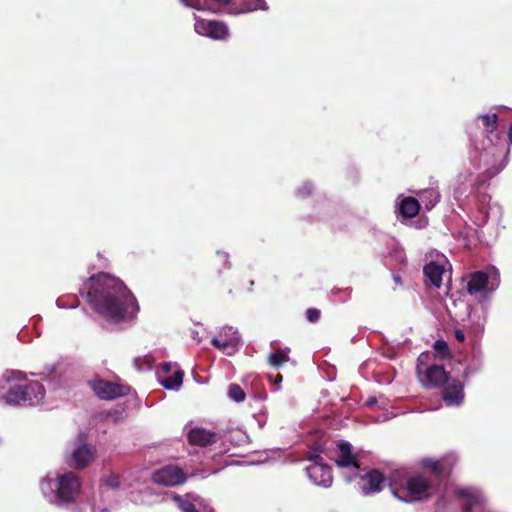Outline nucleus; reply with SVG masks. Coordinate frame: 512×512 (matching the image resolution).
I'll use <instances>...</instances> for the list:
<instances>
[{"label": "nucleus", "instance_id": "30", "mask_svg": "<svg viewBox=\"0 0 512 512\" xmlns=\"http://www.w3.org/2000/svg\"><path fill=\"white\" fill-rule=\"evenodd\" d=\"M246 7L242 8L240 10H237V13H244L247 11H253V10H266L268 7L266 5L265 0H247L245 3Z\"/></svg>", "mask_w": 512, "mask_h": 512}, {"label": "nucleus", "instance_id": "42", "mask_svg": "<svg viewBox=\"0 0 512 512\" xmlns=\"http://www.w3.org/2000/svg\"><path fill=\"white\" fill-rule=\"evenodd\" d=\"M192 337H193V339L197 340V342L200 341V339L198 338V333L192 332Z\"/></svg>", "mask_w": 512, "mask_h": 512}, {"label": "nucleus", "instance_id": "23", "mask_svg": "<svg viewBox=\"0 0 512 512\" xmlns=\"http://www.w3.org/2000/svg\"><path fill=\"white\" fill-rule=\"evenodd\" d=\"M483 358L484 356L481 349L474 347L463 371L464 378L468 379L481 371L483 367Z\"/></svg>", "mask_w": 512, "mask_h": 512}, {"label": "nucleus", "instance_id": "36", "mask_svg": "<svg viewBox=\"0 0 512 512\" xmlns=\"http://www.w3.org/2000/svg\"><path fill=\"white\" fill-rule=\"evenodd\" d=\"M434 349L441 354L448 353V344L444 340H436L433 345Z\"/></svg>", "mask_w": 512, "mask_h": 512}, {"label": "nucleus", "instance_id": "45", "mask_svg": "<svg viewBox=\"0 0 512 512\" xmlns=\"http://www.w3.org/2000/svg\"><path fill=\"white\" fill-rule=\"evenodd\" d=\"M375 402H376V400H375V399H370L368 403H369V404H374Z\"/></svg>", "mask_w": 512, "mask_h": 512}, {"label": "nucleus", "instance_id": "40", "mask_svg": "<svg viewBox=\"0 0 512 512\" xmlns=\"http://www.w3.org/2000/svg\"><path fill=\"white\" fill-rule=\"evenodd\" d=\"M454 334L458 342H463L465 340V334L462 330H455Z\"/></svg>", "mask_w": 512, "mask_h": 512}, {"label": "nucleus", "instance_id": "8", "mask_svg": "<svg viewBox=\"0 0 512 512\" xmlns=\"http://www.w3.org/2000/svg\"><path fill=\"white\" fill-rule=\"evenodd\" d=\"M211 344L227 356L234 355L241 346V335L237 329L224 326L218 336L211 339Z\"/></svg>", "mask_w": 512, "mask_h": 512}, {"label": "nucleus", "instance_id": "28", "mask_svg": "<svg viewBox=\"0 0 512 512\" xmlns=\"http://www.w3.org/2000/svg\"><path fill=\"white\" fill-rule=\"evenodd\" d=\"M351 288H335L331 291L332 300L336 303H346L351 298Z\"/></svg>", "mask_w": 512, "mask_h": 512}, {"label": "nucleus", "instance_id": "27", "mask_svg": "<svg viewBox=\"0 0 512 512\" xmlns=\"http://www.w3.org/2000/svg\"><path fill=\"white\" fill-rule=\"evenodd\" d=\"M289 353L290 349L288 347H285L284 349H278L277 351L269 354L268 361L270 365L279 367L289 360Z\"/></svg>", "mask_w": 512, "mask_h": 512}, {"label": "nucleus", "instance_id": "10", "mask_svg": "<svg viewBox=\"0 0 512 512\" xmlns=\"http://www.w3.org/2000/svg\"><path fill=\"white\" fill-rule=\"evenodd\" d=\"M91 389L102 400H113L129 394V387L126 385L97 379L89 382Z\"/></svg>", "mask_w": 512, "mask_h": 512}, {"label": "nucleus", "instance_id": "4", "mask_svg": "<svg viewBox=\"0 0 512 512\" xmlns=\"http://www.w3.org/2000/svg\"><path fill=\"white\" fill-rule=\"evenodd\" d=\"M391 493L399 500L410 503L433 495L435 489L423 475L407 476L404 470H394L389 476Z\"/></svg>", "mask_w": 512, "mask_h": 512}, {"label": "nucleus", "instance_id": "16", "mask_svg": "<svg viewBox=\"0 0 512 512\" xmlns=\"http://www.w3.org/2000/svg\"><path fill=\"white\" fill-rule=\"evenodd\" d=\"M447 265L448 261L443 255L438 257L436 260L427 263L423 268L426 282H429L434 287L439 288L442 284V277L447 272Z\"/></svg>", "mask_w": 512, "mask_h": 512}, {"label": "nucleus", "instance_id": "33", "mask_svg": "<svg viewBox=\"0 0 512 512\" xmlns=\"http://www.w3.org/2000/svg\"><path fill=\"white\" fill-rule=\"evenodd\" d=\"M103 484L108 488L116 490L120 487L119 476L117 474H110L103 479Z\"/></svg>", "mask_w": 512, "mask_h": 512}, {"label": "nucleus", "instance_id": "12", "mask_svg": "<svg viewBox=\"0 0 512 512\" xmlns=\"http://www.w3.org/2000/svg\"><path fill=\"white\" fill-rule=\"evenodd\" d=\"M157 380L167 390H178L183 383V372L172 363H164L156 372Z\"/></svg>", "mask_w": 512, "mask_h": 512}, {"label": "nucleus", "instance_id": "1", "mask_svg": "<svg viewBox=\"0 0 512 512\" xmlns=\"http://www.w3.org/2000/svg\"><path fill=\"white\" fill-rule=\"evenodd\" d=\"M492 152L482 157L481 167L479 159L472 160L473 149L470 152V162L475 171L459 174L453 187V198L458 205L467 211L471 221L478 227L484 226L490 218L498 220L501 208L497 204H490V196L481 192L483 185L504 169L498 161L503 154L501 146H491Z\"/></svg>", "mask_w": 512, "mask_h": 512}, {"label": "nucleus", "instance_id": "39", "mask_svg": "<svg viewBox=\"0 0 512 512\" xmlns=\"http://www.w3.org/2000/svg\"><path fill=\"white\" fill-rule=\"evenodd\" d=\"M217 256L223 260L225 268H229L230 267V264H229V261H228L229 256H228L227 253L218 251L217 252Z\"/></svg>", "mask_w": 512, "mask_h": 512}, {"label": "nucleus", "instance_id": "34", "mask_svg": "<svg viewBox=\"0 0 512 512\" xmlns=\"http://www.w3.org/2000/svg\"><path fill=\"white\" fill-rule=\"evenodd\" d=\"M313 186L310 182H305L301 187L296 190V196L299 198H305L312 192Z\"/></svg>", "mask_w": 512, "mask_h": 512}, {"label": "nucleus", "instance_id": "17", "mask_svg": "<svg viewBox=\"0 0 512 512\" xmlns=\"http://www.w3.org/2000/svg\"><path fill=\"white\" fill-rule=\"evenodd\" d=\"M464 398V386L460 380L452 378L443 386L442 399L447 406H460Z\"/></svg>", "mask_w": 512, "mask_h": 512}, {"label": "nucleus", "instance_id": "35", "mask_svg": "<svg viewBox=\"0 0 512 512\" xmlns=\"http://www.w3.org/2000/svg\"><path fill=\"white\" fill-rule=\"evenodd\" d=\"M321 312L316 308L306 310V318L309 322L315 323L320 319Z\"/></svg>", "mask_w": 512, "mask_h": 512}, {"label": "nucleus", "instance_id": "41", "mask_svg": "<svg viewBox=\"0 0 512 512\" xmlns=\"http://www.w3.org/2000/svg\"><path fill=\"white\" fill-rule=\"evenodd\" d=\"M282 381V376L280 374H278L275 378V385H277L276 389L275 390H278L279 389V384L280 382Z\"/></svg>", "mask_w": 512, "mask_h": 512}, {"label": "nucleus", "instance_id": "44", "mask_svg": "<svg viewBox=\"0 0 512 512\" xmlns=\"http://www.w3.org/2000/svg\"><path fill=\"white\" fill-rule=\"evenodd\" d=\"M427 358V355H424L423 353L418 357V365H420V362L422 361V357Z\"/></svg>", "mask_w": 512, "mask_h": 512}, {"label": "nucleus", "instance_id": "3", "mask_svg": "<svg viewBox=\"0 0 512 512\" xmlns=\"http://www.w3.org/2000/svg\"><path fill=\"white\" fill-rule=\"evenodd\" d=\"M82 483L75 472L59 471L46 475L40 482L44 498L52 505L64 507L74 503L81 492Z\"/></svg>", "mask_w": 512, "mask_h": 512}, {"label": "nucleus", "instance_id": "15", "mask_svg": "<svg viewBox=\"0 0 512 512\" xmlns=\"http://www.w3.org/2000/svg\"><path fill=\"white\" fill-rule=\"evenodd\" d=\"M152 480L159 485L176 486L185 481V475L179 467L168 465L156 470L152 474Z\"/></svg>", "mask_w": 512, "mask_h": 512}, {"label": "nucleus", "instance_id": "14", "mask_svg": "<svg viewBox=\"0 0 512 512\" xmlns=\"http://www.w3.org/2000/svg\"><path fill=\"white\" fill-rule=\"evenodd\" d=\"M181 2L197 10H209L215 13L226 12L229 14H237V9L233 6L235 0H181Z\"/></svg>", "mask_w": 512, "mask_h": 512}, {"label": "nucleus", "instance_id": "25", "mask_svg": "<svg viewBox=\"0 0 512 512\" xmlns=\"http://www.w3.org/2000/svg\"><path fill=\"white\" fill-rule=\"evenodd\" d=\"M363 482L364 494L379 492L383 488L384 477L378 470H372L363 477Z\"/></svg>", "mask_w": 512, "mask_h": 512}, {"label": "nucleus", "instance_id": "5", "mask_svg": "<svg viewBox=\"0 0 512 512\" xmlns=\"http://www.w3.org/2000/svg\"><path fill=\"white\" fill-rule=\"evenodd\" d=\"M476 132L473 135L472 160L479 159L481 165L482 157L492 152L491 146H501L503 154L498 158V161L505 166L504 157L507 155V143L512 146V130H476Z\"/></svg>", "mask_w": 512, "mask_h": 512}, {"label": "nucleus", "instance_id": "32", "mask_svg": "<svg viewBox=\"0 0 512 512\" xmlns=\"http://www.w3.org/2000/svg\"><path fill=\"white\" fill-rule=\"evenodd\" d=\"M478 119L485 128H496L498 125V116L496 113L480 115Z\"/></svg>", "mask_w": 512, "mask_h": 512}, {"label": "nucleus", "instance_id": "38", "mask_svg": "<svg viewBox=\"0 0 512 512\" xmlns=\"http://www.w3.org/2000/svg\"><path fill=\"white\" fill-rule=\"evenodd\" d=\"M423 466L426 468H431L435 473H438L440 464L438 461H434L432 459L423 460Z\"/></svg>", "mask_w": 512, "mask_h": 512}, {"label": "nucleus", "instance_id": "29", "mask_svg": "<svg viewBox=\"0 0 512 512\" xmlns=\"http://www.w3.org/2000/svg\"><path fill=\"white\" fill-rule=\"evenodd\" d=\"M227 395L229 399L237 403L243 402L246 397L244 390L235 383H232L228 386Z\"/></svg>", "mask_w": 512, "mask_h": 512}, {"label": "nucleus", "instance_id": "13", "mask_svg": "<svg viewBox=\"0 0 512 512\" xmlns=\"http://www.w3.org/2000/svg\"><path fill=\"white\" fill-rule=\"evenodd\" d=\"M194 29L199 35L215 40H224L228 36V28L221 21L196 18Z\"/></svg>", "mask_w": 512, "mask_h": 512}, {"label": "nucleus", "instance_id": "37", "mask_svg": "<svg viewBox=\"0 0 512 512\" xmlns=\"http://www.w3.org/2000/svg\"><path fill=\"white\" fill-rule=\"evenodd\" d=\"M56 305L58 308L60 309H74L78 306V301L77 300H74V303L72 304H67L64 299L62 298H58L57 301H56Z\"/></svg>", "mask_w": 512, "mask_h": 512}, {"label": "nucleus", "instance_id": "7", "mask_svg": "<svg viewBox=\"0 0 512 512\" xmlns=\"http://www.w3.org/2000/svg\"><path fill=\"white\" fill-rule=\"evenodd\" d=\"M308 459L312 462L306 467L308 478L317 486L329 488L333 482L331 467L323 462L319 454L311 453Z\"/></svg>", "mask_w": 512, "mask_h": 512}, {"label": "nucleus", "instance_id": "2", "mask_svg": "<svg viewBox=\"0 0 512 512\" xmlns=\"http://www.w3.org/2000/svg\"><path fill=\"white\" fill-rule=\"evenodd\" d=\"M84 289L90 307L109 323L131 322L139 312L133 293L122 281L106 273L92 276Z\"/></svg>", "mask_w": 512, "mask_h": 512}, {"label": "nucleus", "instance_id": "20", "mask_svg": "<svg viewBox=\"0 0 512 512\" xmlns=\"http://www.w3.org/2000/svg\"><path fill=\"white\" fill-rule=\"evenodd\" d=\"M339 457L336 459L338 467L358 468L357 456L352 452V445L347 441H339L337 444Z\"/></svg>", "mask_w": 512, "mask_h": 512}, {"label": "nucleus", "instance_id": "31", "mask_svg": "<svg viewBox=\"0 0 512 512\" xmlns=\"http://www.w3.org/2000/svg\"><path fill=\"white\" fill-rule=\"evenodd\" d=\"M25 378L26 374L20 370H7L2 376V381L9 384L12 381H22Z\"/></svg>", "mask_w": 512, "mask_h": 512}, {"label": "nucleus", "instance_id": "24", "mask_svg": "<svg viewBox=\"0 0 512 512\" xmlns=\"http://www.w3.org/2000/svg\"><path fill=\"white\" fill-rule=\"evenodd\" d=\"M4 402L10 406L25 407V403L31 399L25 398V392L21 385L7 387V392L2 395Z\"/></svg>", "mask_w": 512, "mask_h": 512}, {"label": "nucleus", "instance_id": "6", "mask_svg": "<svg viewBox=\"0 0 512 512\" xmlns=\"http://www.w3.org/2000/svg\"><path fill=\"white\" fill-rule=\"evenodd\" d=\"M500 283V275L496 268L489 267L470 275L467 284L468 293L479 302L489 301L490 294L494 292Z\"/></svg>", "mask_w": 512, "mask_h": 512}, {"label": "nucleus", "instance_id": "22", "mask_svg": "<svg viewBox=\"0 0 512 512\" xmlns=\"http://www.w3.org/2000/svg\"><path fill=\"white\" fill-rule=\"evenodd\" d=\"M188 441L192 445L205 447L215 443L217 441V435L204 428L195 427L189 431Z\"/></svg>", "mask_w": 512, "mask_h": 512}, {"label": "nucleus", "instance_id": "26", "mask_svg": "<svg viewBox=\"0 0 512 512\" xmlns=\"http://www.w3.org/2000/svg\"><path fill=\"white\" fill-rule=\"evenodd\" d=\"M420 202L415 197H404L399 202V213L405 218L416 216L420 210Z\"/></svg>", "mask_w": 512, "mask_h": 512}, {"label": "nucleus", "instance_id": "11", "mask_svg": "<svg viewBox=\"0 0 512 512\" xmlns=\"http://www.w3.org/2000/svg\"><path fill=\"white\" fill-rule=\"evenodd\" d=\"M84 434H79L75 448L71 452V466L82 469L94 459L96 450L93 446L84 443Z\"/></svg>", "mask_w": 512, "mask_h": 512}, {"label": "nucleus", "instance_id": "43", "mask_svg": "<svg viewBox=\"0 0 512 512\" xmlns=\"http://www.w3.org/2000/svg\"><path fill=\"white\" fill-rule=\"evenodd\" d=\"M394 281L398 284L401 283L400 277L398 275H394Z\"/></svg>", "mask_w": 512, "mask_h": 512}, {"label": "nucleus", "instance_id": "9", "mask_svg": "<svg viewBox=\"0 0 512 512\" xmlns=\"http://www.w3.org/2000/svg\"><path fill=\"white\" fill-rule=\"evenodd\" d=\"M417 375L420 383L425 388L443 387L447 384V381L452 379L448 376L443 366L440 365H431L424 371L420 365H417Z\"/></svg>", "mask_w": 512, "mask_h": 512}, {"label": "nucleus", "instance_id": "18", "mask_svg": "<svg viewBox=\"0 0 512 512\" xmlns=\"http://www.w3.org/2000/svg\"><path fill=\"white\" fill-rule=\"evenodd\" d=\"M189 499H183L181 496H175L174 500L182 512H213V508L204 498L190 494Z\"/></svg>", "mask_w": 512, "mask_h": 512}, {"label": "nucleus", "instance_id": "21", "mask_svg": "<svg viewBox=\"0 0 512 512\" xmlns=\"http://www.w3.org/2000/svg\"><path fill=\"white\" fill-rule=\"evenodd\" d=\"M25 392V398L31 399L25 403V407L37 406L43 403L45 397V388L37 381H32L29 384L21 385Z\"/></svg>", "mask_w": 512, "mask_h": 512}, {"label": "nucleus", "instance_id": "19", "mask_svg": "<svg viewBox=\"0 0 512 512\" xmlns=\"http://www.w3.org/2000/svg\"><path fill=\"white\" fill-rule=\"evenodd\" d=\"M417 196L420 206L422 205L427 211L432 210L441 198L437 181L432 182L430 187L419 190Z\"/></svg>", "mask_w": 512, "mask_h": 512}]
</instances>
